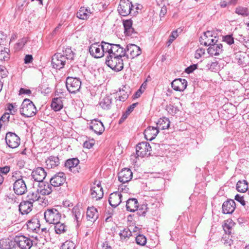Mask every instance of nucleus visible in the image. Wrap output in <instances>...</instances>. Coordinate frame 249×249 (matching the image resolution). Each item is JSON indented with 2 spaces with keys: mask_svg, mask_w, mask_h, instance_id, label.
I'll return each mask as SVG.
<instances>
[{
  "mask_svg": "<svg viewBox=\"0 0 249 249\" xmlns=\"http://www.w3.org/2000/svg\"><path fill=\"white\" fill-rule=\"evenodd\" d=\"M167 110H168V111L172 114H175L176 113V111L177 110V108L176 107H175L173 106H172V105H169L168 107H167Z\"/></svg>",
  "mask_w": 249,
  "mask_h": 249,
  "instance_id": "680f3d73",
  "label": "nucleus"
},
{
  "mask_svg": "<svg viewBox=\"0 0 249 249\" xmlns=\"http://www.w3.org/2000/svg\"><path fill=\"white\" fill-rule=\"evenodd\" d=\"M14 242L20 249H30L34 244L30 237L22 235L16 236Z\"/></svg>",
  "mask_w": 249,
  "mask_h": 249,
  "instance_id": "39448f33",
  "label": "nucleus"
},
{
  "mask_svg": "<svg viewBox=\"0 0 249 249\" xmlns=\"http://www.w3.org/2000/svg\"><path fill=\"white\" fill-rule=\"evenodd\" d=\"M133 176V174L129 169L124 168L118 174L119 180L122 183H126L130 181Z\"/></svg>",
  "mask_w": 249,
  "mask_h": 249,
  "instance_id": "a211bd4d",
  "label": "nucleus"
},
{
  "mask_svg": "<svg viewBox=\"0 0 249 249\" xmlns=\"http://www.w3.org/2000/svg\"><path fill=\"white\" fill-rule=\"evenodd\" d=\"M230 234H225L222 239V241L226 246H231L233 241L230 238Z\"/></svg>",
  "mask_w": 249,
  "mask_h": 249,
  "instance_id": "de8ad7c7",
  "label": "nucleus"
},
{
  "mask_svg": "<svg viewBox=\"0 0 249 249\" xmlns=\"http://www.w3.org/2000/svg\"><path fill=\"white\" fill-rule=\"evenodd\" d=\"M201 40H200L201 43L203 44L206 46H211L212 45V44H216V42H217V40L215 39L216 37H214V38H212L210 39V42H208V41H204V39L203 37H201Z\"/></svg>",
  "mask_w": 249,
  "mask_h": 249,
  "instance_id": "8fccbe9b",
  "label": "nucleus"
},
{
  "mask_svg": "<svg viewBox=\"0 0 249 249\" xmlns=\"http://www.w3.org/2000/svg\"><path fill=\"white\" fill-rule=\"evenodd\" d=\"M238 0H230L228 2L230 5H235L237 3Z\"/></svg>",
  "mask_w": 249,
  "mask_h": 249,
  "instance_id": "774afa93",
  "label": "nucleus"
},
{
  "mask_svg": "<svg viewBox=\"0 0 249 249\" xmlns=\"http://www.w3.org/2000/svg\"><path fill=\"white\" fill-rule=\"evenodd\" d=\"M235 199L238 201L243 206H245L246 204L245 201L244 199L243 196H241L240 195H236L234 197Z\"/></svg>",
  "mask_w": 249,
  "mask_h": 249,
  "instance_id": "864d4df0",
  "label": "nucleus"
},
{
  "mask_svg": "<svg viewBox=\"0 0 249 249\" xmlns=\"http://www.w3.org/2000/svg\"><path fill=\"white\" fill-rule=\"evenodd\" d=\"M137 103H134L131 106H130L127 109L126 111V114H129L130 112H131L134 108L136 107Z\"/></svg>",
  "mask_w": 249,
  "mask_h": 249,
  "instance_id": "052dcab7",
  "label": "nucleus"
},
{
  "mask_svg": "<svg viewBox=\"0 0 249 249\" xmlns=\"http://www.w3.org/2000/svg\"><path fill=\"white\" fill-rule=\"evenodd\" d=\"M197 68V65L194 64L190 66L189 67H187L185 70V72L187 73H190L192 72L194 70H195Z\"/></svg>",
  "mask_w": 249,
  "mask_h": 249,
  "instance_id": "6e6d98bb",
  "label": "nucleus"
},
{
  "mask_svg": "<svg viewBox=\"0 0 249 249\" xmlns=\"http://www.w3.org/2000/svg\"><path fill=\"white\" fill-rule=\"evenodd\" d=\"M119 235L121 240H125L131 236V231L128 228H125L120 231Z\"/></svg>",
  "mask_w": 249,
  "mask_h": 249,
  "instance_id": "58836bf2",
  "label": "nucleus"
},
{
  "mask_svg": "<svg viewBox=\"0 0 249 249\" xmlns=\"http://www.w3.org/2000/svg\"><path fill=\"white\" fill-rule=\"evenodd\" d=\"M54 230L57 234H61L65 232L67 230V226L64 223L58 222L54 223Z\"/></svg>",
  "mask_w": 249,
  "mask_h": 249,
  "instance_id": "473e14b6",
  "label": "nucleus"
},
{
  "mask_svg": "<svg viewBox=\"0 0 249 249\" xmlns=\"http://www.w3.org/2000/svg\"><path fill=\"white\" fill-rule=\"evenodd\" d=\"M66 176L64 173L59 172L54 175L50 179V183L53 187H58L66 181Z\"/></svg>",
  "mask_w": 249,
  "mask_h": 249,
  "instance_id": "4468645a",
  "label": "nucleus"
},
{
  "mask_svg": "<svg viewBox=\"0 0 249 249\" xmlns=\"http://www.w3.org/2000/svg\"><path fill=\"white\" fill-rule=\"evenodd\" d=\"M212 36H213L212 32L208 31L204 33V36L202 37L204 40H206V39H207V38H208V37H212Z\"/></svg>",
  "mask_w": 249,
  "mask_h": 249,
  "instance_id": "69168bd1",
  "label": "nucleus"
},
{
  "mask_svg": "<svg viewBox=\"0 0 249 249\" xmlns=\"http://www.w3.org/2000/svg\"><path fill=\"white\" fill-rule=\"evenodd\" d=\"M125 89L126 87H124L122 89H120V93L119 94V95L118 98L119 101L124 102L128 98V94L127 92L125 91Z\"/></svg>",
  "mask_w": 249,
  "mask_h": 249,
  "instance_id": "79ce46f5",
  "label": "nucleus"
},
{
  "mask_svg": "<svg viewBox=\"0 0 249 249\" xmlns=\"http://www.w3.org/2000/svg\"><path fill=\"white\" fill-rule=\"evenodd\" d=\"M132 7V2L129 0H121L118 11L121 16H126L131 13Z\"/></svg>",
  "mask_w": 249,
  "mask_h": 249,
  "instance_id": "6e6552de",
  "label": "nucleus"
},
{
  "mask_svg": "<svg viewBox=\"0 0 249 249\" xmlns=\"http://www.w3.org/2000/svg\"><path fill=\"white\" fill-rule=\"evenodd\" d=\"M66 61V58L61 53H57L52 57V65L53 68L60 70L64 67Z\"/></svg>",
  "mask_w": 249,
  "mask_h": 249,
  "instance_id": "f8f14e48",
  "label": "nucleus"
},
{
  "mask_svg": "<svg viewBox=\"0 0 249 249\" xmlns=\"http://www.w3.org/2000/svg\"><path fill=\"white\" fill-rule=\"evenodd\" d=\"M84 212L83 210L77 206H74L71 210V216L76 223V227H79L84 216Z\"/></svg>",
  "mask_w": 249,
  "mask_h": 249,
  "instance_id": "ddd939ff",
  "label": "nucleus"
},
{
  "mask_svg": "<svg viewBox=\"0 0 249 249\" xmlns=\"http://www.w3.org/2000/svg\"><path fill=\"white\" fill-rule=\"evenodd\" d=\"M90 194L93 199L98 200L102 198L104 196L103 188L100 181H96L90 189Z\"/></svg>",
  "mask_w": 249,
  "mask_h": 249,
  "instance_id": "9b49d317",
  "label": "nucleus"
},
{
  "mask_svg": "<svg viewBox=\"0 0 249 249\" xmlns=\"http://www.w3.org/2000/svg\"><path fill=\"white\" fill-rule=\"evenodd\" d=\"M63 107L62 98H54L52 102L51 107L55 111H57L62 108Z\"/></svg>",
  "mask_w": 249,
  "mask_h": 249,
  "instance_id": "2f4dec72",
  "label": "nucleus"
},
{
  "mask_svg": "<svg viewBox=\"0 0 249 249\" xmlns=\"http://www.w3.org/2000/svg\"><path fill=\"white\" fill-rule=\"evenodd\" d=\"M27 226L29 231L37 232L40 230V224L37 219H32L28 222Z\"/></svg>",
  "mask_w": 249,
  "mask_h": 249,
  "instance_id": "c756f323",
  "label": "nucleus"
},
{
  "mask_svg": "<svg viewBox=\"0 0 249 249\" xmlns=\"http://www.w3.org/2000/svg\"><path fill=\"white\" fill-rule=\"evenodd\" d=\"M123 25L125 36H131L134 33L132 27V21L131 19L123 20Z\"/></svg>",
  "mask_w": 249,
  "mask_h": 249,
  "instance_id": "c85d7f7f",
  "label": "nucleus"
},
{
  "mask_svg": "<svg viewBox=\"0 0 249 249\" xmlns=\"http://www.w3.org/2000/svg\"><path fill=\"white\" fill-rule=\"evenodd\" d=\"M170 121L168 119L164 118L160 119L157 123L159 128L162 129H168L170 126Z\"/></svg>",
  "mask_w": 249,
  "mask_h": 249,
  "instance_id": "f704fd0d",
  "label": "nucleus"
},
{
  "mask_svg": "<svg viewBox=\"0 0 249 249\" xmlns=\"http://www.w3.org/2000/svg\"><path fill=\"white\" fill-rule=\"evenodd\" d=\"M122 195L119 192H114L111 193L108 199L109 204L114 208L118 206L122 202Z\"/></svg>",
  "mask_w": 249,
  "mask_h": 249,
  "instance_id": "6ab92c4d",
  "label": "nucleus"
},
{
  "mask_svg": "<svg viewBox=\"0 0 249 249\" xmlns=\"http://www.w3.org/2000/svg\"><path fill=\"white\" fill-rule=\"evenodd\" d=\"M46 163L48 168H52L59 165V159L58 157L51 156L46 160Z\"/></svg>",
  "mask_w": 249,
  "mask_h": 249,
  "instance_id": "7c9ffc66",
  "label": "nucleus"
},
{
  "mask_svg": "<svg viewBox=\"0 0 249 249\" xmlns=\"http://www.w3.org/2000/svg\"><path fill=\"white\" fill-rule=\"evenodd\" d=\"M19 92V94H30L31 93V91L30 89H25L24 88H21Z\"/></svg>",
  "mask_w": 249,
  "mask_h": 249,
  "instance_id": "bf43d9fd",
  "label": "nucleus"
},
{
  "mask_svg": "<svg viewBox=\"0 0 249 249\" xmlns=\"http://www.w3.org/2000/svg\"><path fill=\"white\" fill-rule=\"evenodd\" d=\"M167 13V8L164 4H163L161 8V10L160 13V18L164 17Z\"/></svg>",
  "mask_w": 249,
  "mask_h": 249,
  "instance_id": "4d7b16f0",
  "label": "nucleus"
},
{
  "mask_svg": "<svg viewBox=\"0 0 249 249\" xmlns=\"http://www.w3.org/2000/svg\"><path fill=\"white\" fill-rule=\"evenodd\" d=\"M127 114H124L123 115V116L119 120V124L122 123L127 118Z\"/></svg>",
  "mask_w": 249,
  "mask_h": 249,
  "instance_id": "338daca9",
  "label": "nucleus"
},
{
  "mask_svg": "<svg viewBox=\"0 0 249 249\" xmlns=\"http://www.w3.org/2000/svg\"><path fill=\"white\" fill-rule=\"evenodd\" d=\"M159 131L156 127L149 126L144 131V137L147 140L152 141L159 133Z\"/></svg>",
  "mask_w": 249,
  "mask_h": 249,
  "instance_id": "5701e85b",
  "label": "nucleus"
},
{
  "mask_svg": "<svg viewBox=\"0 0 249 249\" xmlns=\"http://www.w3.org/2000/svg\"><path fill=\"white\" fill-rule=\"evenodd\" d=\"M218 64L217 61L211 62L210 63H208L206 67L208 69L211 70L212 71H215L218 70Z\"/></svg>",
  "mask_w": 249,
  "mask_h": 249,
  "instance_id": "09e8293b",
  "label": "nucleus"
},
{
  "mask_svg": "<svg viewBox=\"0 0 249 249\" xmlns=\"http://www.w3.org/2000/svg\"><path fill=\"white\" fill-rule=\"evenodd\" d=\"M46 175V172L42 167L36 168L32 171L31 174V176L34 180L39 183L43 182Z\"/></svg>",
  "mask_w": 249,
  "mask_h": 249,
  "instance_id": "2eb2a0df",
  "label": "nucleus"
},
{
  "mask_svg": "<svg viewBox=\"0 0 249 249\" xmlns=\"http://www.w3.org/2000/svg\"><path fill=\"white\" fill-rule=\"evenodd\" d=\"M63 54H62L65 58L66 60H72L74 57V53L70 48H67L65 51H63Z\"/></svg>",
  "mask_w": 249,
  "mask_h": 249,
  "instance_id": "37998d69",
  "label": "nucleus"
},
{
  "mask_svg": "<svg viewBox=\"0 0 249 249\" xmlns=\"http://www.w3.org/2000/svg\"><path fill=\"white\" fill-rule=\"evenodd\" d=\"M79 163V161L77 158H72L67 160L65 165V167L69 168L71 171L76 173L79 172L78 170Z\"/></svg>",
  "mask_w": 249,
  "mask_h": 249,
  "instance_id": "412c9836",
  "label": "nucleus"
},
{
  "mask_svg": "<svg viewBox=\"0 0 249 249\" xmlns=\"http://www.w3.org/2000/svg\"><path fill=\"white\" fill-rule=\"evenodd\" d=\"M97 210L94 207H89L87 211V218L88 220L94 222L98 217Z\"/></svg>",
  "mask_w": 249,
  "mask_h": 249,
  "instance_id": "a878e982",
  "label": "nucleus"
},
{
  "mask_svg": "<svg viewBox=\"0 0 249 249\" xmlns=\"http://www.w3.org/2000/svg\"><path fill=\"white\" fill-rule=\"evenodd\" d=\"M114 44H110L102 41L101 44L94 43L91 44L89 48V52L91 55L94 58H99L103 57L105 54H107L106 63L112 70H114V67L117 63L115 60V55H118L117 53H121L119 48Z\"/></svg>",
  "mask_w": 249,
  "mask_h": 249,
  "instance_id": "f257e3e1",
  "label": "nucleus"
},
{
  "mask_svg": "<svg viewBox=\"0 0 249 249\" xmlns=\"http://www.w3.org/2000/svg\"><path fill=\"white\" fill-rule=\"evenodd\" d=\"M235 208V203L233 200L230 199L225 201L222 205V212L224 214L232 213Z\"/></svg>",
  "mask_w": 249,
  "mask_h": 249,
  "instance_id": "4be33fe9",
  "label": "nucleus"
},
{
  "mask_svg": "<svg viewBox=\"0 0 249 249\" xmlns=\"http://www.w3.org/2000/svg\"><path fill=\"white\" fill-rule=\"evenodd\" d=\"M171 86L175 90L183 91L187 87V81L185 79H176L172 82Z\"/></svg>",
  "mask_w": 249,
  "mask_h": 249,
  "instance_id": "f3484780",
  "label": "nucleus"
},
{
  "mask_svg": "<svg viewBox=\"0 0 249 249\" xmlns=\"http://www.w3.org/2000/svg\"><path fill=\"white\" fill-rule=\"evenodd\" d=\"M52 186L51 183L49 184L48 182L45 183L43 181L39 183L38 187L37 190L38 192L42 195H49L53 191Z\"/></svg>",
  "mask_w": 249,
  "mask_h": 249,
  "instance_id": "aec40b11",
  "label": "nucleus"
},
{
  "mask_svg": "<svg viewBox=\"0 0 249 249\" xmlns=\"http://www.w3.org/2000/svg\"><path fill=\"white\" fill-rule=\"evenodd\" d=\"M89 128L98 135H101L105 130L103 123L100 121L96 119H94L91 121Z\"/></svg>",
  "mask_w": 249,
  "mask_h": 249,
  "instance_id": "dca6fc26",
  "label": "nucleus"
},
{
  "mask_svg": "<svg viewBox=\"0 0 249 249\" xmlns=\"http://www.w3.org/2000/svg\"><path fill=\"white\" fill-rule=\"evenodd\" d=\"M46 221L50 224L57 223L61 218V214L54 208L48 209L44 213Z\"/></svg>",
  "mask_w": 249,
  "mask_h": 249,
  "instance_id": "20e7f679",
  "label": "nucleus"
},
{
  "mask_svg": "<svg viewBox=\"0 0 249 249\" xmlns=\"http://www.w3.org/2000/svg\"><path fill=\"white\" fill-rule=\"evenodd\" d=\"M151 146L147 142H142L139 143L136 148L137 157H148L151 155Z\"/></svg>",
  "mask_w": 249,
  "mask_h": 249,
  "instance_id": "0eeeda50",
  "label": "nucleus"
},
{
  "mask_svg": "<svg viewBox=\"0 0 249 249\" xmlns=\"http://www.w3.org/2000/svg\"><path fill=\"white\" fill-rule=\"evenodd\" d=\"M205 49L203 48H199L196 51L195 54V57L197 59L200 58L203 55L205 54Z\"/></svg>",
  "mask_w": 249,
  "mask_h": 249,
  "instance_id": "3c124183",
  "label": "nucleus"
},
{
  "mask_svg": "<svg viewBox=\"0 0 249 249\" xmlns=\"http://www.w3.org/2000/svg\"><path fill=\"white\" fill-rule=\"evenodd\" d=\"M75 245L71 241L67 240L61 246L60 249H75Z\"/></svg>",
  "mask_w": 249,
  "mask_h": 249,
  "instance_id": "c03bdc74",
  "label": "nucleus"
},
{
  "mask_svg": "<svg viewBox=\"0 0 249 249\" xmlns=\"http://www.w3.org/2000/svg\"><path fill=\"white\" fill-rule=\"evenodd\" d=\"M235 13L244 17L248 16L249 14L248 8L241 6H239L236 8Z\"/></svg>",
  "mask_w": 249,
  "mask_h": 249,
  "instance_id": "a19ab883",
  "label": "nucleus"
},
{
  "mask_svg": "<svg viewBox=\"0 0 249 249\" xmlns=\"http://www.w3.org/2000/svg\"><path fill=\"white\" fill-rule=\"evenodd\" d=\"M66 86L69 92L75 93L79 91L81 88V82L78 78L69 77L67 78Z\"/></svg>",
  "mask_w": 249,
  "mask_h": 249,
  "instance_id": "423d86ee",
  "label": "nucleus"
},
{
  "mask_svg": "<svg viewBox=\"0 0 249 249\" xmlns=\"http://www.w3.org/2000/svg\"><path fill=\"white\" fill-rule=\"evenodd\" d=\"M179 29L174 31L172 32L171 35L170 36L167 42L168 46H170L174 40L178 36V31Z\"/></svg>",
  "mask_w": 249,
  "mask_h": 249,
  "instance_id": "49530a36",
  "label": "nucleus"
},
{
  "mask_svg": "<svg viewBox=\"0 0 249 249\" xmlns=\"http://www.w3.org/2000/svg\"><path fill=\"white\" fill-rule=\"evenodd\" d=\"M233 225L232 221L230 220H227L226 222L223 226V230H224L226 234H231L232 230V226Z\"/></svg>",
  "mask_w": 249,
  "mask_h": 249,
  "instance_id": "ea45409f",
  "label": "nucleus"
},
{
  "mask_svg": "<svg viewBox=\"0 0 249 249\" xmlns=\"http://www.w3.org/2000/svg\"><path fill=\"white\" fill-rule=\"evenodd\" d=\"M121 50L120 52L117 53L118 55H115L117 63L114 67V70L117 71H121L124 68L123 61L125 59H133L140 55L142 53L140 48L134 44H129L127 45L125 49L121 47L119 44H116Z\"/></svg>",
  "mask_w": 249,
  "mask_h": 249,
  "instance_id": "f03ea898",
  "label": "nucleus"
},
{
  "mask_svg": "<svg viewBox=\"0 0 249 249\" xmlns=\"http://www.w3.org/2000/svg\"><path fill=\"white\" fill-rule=\"evenodd\" d=\"M27 42L26 38H22L20 40H19L16 44V49L18 50L21 49L25 45V44Z\"/></svg>",
  "mask_w": 249,
  "mask_h": 249,
  "instance_id": "603ef678",
  "label": "nucleus"
},
{
  "mask_svg": "<svg viewBox=\"0 0 249 249\" xmlns=\"http://www.w3.org/2000/svg\"><path fill=\"white\" fill-rule=\"evenodd\" d=\"M93 145V143L92 142H88V141H86L85 142H84V143L83 144L84 147L85 148H88V149L91 148Z\"/></svg>",
  "mask_w": 249,
  "mask_h": 249,
  "instance_id": "0e129e2a",
  "label": "nucleus"
},
{
  "mask_svg": "<svg viewBox=\"0 0 249 249\" xmlns=\"http://www.w3.org/2000/svg\"><path fill=\"white\" fill-rule=\"evenodd\" d=\"M222 47V45L220 43L212 44L208 48V53L212 56L218 55L223 51Z\"/></svg>",
  "mask_w": 249,
  "mask_h": 249,
  "instance_id": "b1692460",
  "label": "nucleus"
},
{
  "mask_svg": "<svg viewBox=\"0 0 249 249\" xmlns=\"http://www.w3.org/2000/svg\"><path fill=\"white\" fill-rule=\"evenodd\" d=\"M10 171V167L8 166L0 168V172L6 175Z\"/></svg>",
  "mask_w": 249,
  "mask_h": 249,
  "instance_id": "13d9d810",
  "label": "nucleus"
},
{
  "mask_svg": "<svg viewBox=\"0 0 249 249\" xmlns=\"http://www.w3.org/2000/svg\"><path fill=\"white\" fill-rule=\"evenodd\" d=\"M39 194V193L38 192L37 190L35 192H29L27 196L28 198L27 201L33 204L34 202L37 201L40 198Z\"/></svg>",
  "mask_w": 249,
  "mask_h": 249,
  "instance_id": "4c0bfd02",
  "label": "nucleus"
},
{
  "mask_svg": "<svg viewBox=\"0 0 249 249\" xmlns=\"http://www.w3.org/2000/svg\"><path fill=\"white\" fill-rule=\"evenodd\" d=\"M138 202L136 198H129L126 201V208L128 211L134 212L138 210Z\"/></svg>",
  "mask_w": 249,
  "mask_h": 249,
  "instance_id": "cd10ccee",
  "label": "nucleus"
},
{
  "mask_svg": "<svg viewBox=\"0 0 249 249\" xmlns=\"http://www.w3.org/2000/svg\"><path fill=\"white\" fill-rule=\"evenodd\" d=\"M93 11L88 8L81 7L77 12V17L81 19H87L92 14Z\"/></svg>",
  "mask_w": 249,
  "mask_h": 249,
  "instance_id": "bb28decb",
  "label": "nucleus"
},
{
  "mask_svg": "<svg viewBox=\"0 0 249 249\" xmlns=\"http://www.w3.org/2000/svg\"><path fill=\"white\" fill-rule=\"evenodd\" d=\"M5 141L10 148H15L19 146L20 139L15 133L9 132L6 134Z\"/></svg>",
  "mask_w": 249,
  "mask_h": 249,
  "instance_id": "1a4fd4ad",
  "label": "nucleus"
},
{
  "mask_svg": "<svg viewBox=\"0 0 249 249\" xmlns=\"http://www.w3.org/2000/svg\"><path fill=\"white\" fill-rule=\"evenodd\" d=\"M111 98L109 96L104 97L100 102V105L105 109H108L111 107Z\"/></svg>",
  "mask_w": 249,
  "mask_h": 249,
  "instance_id": "c9c22d12",
  "label": "nucleus"
},
{
  "mask_svg": "<svg viewBox=\"0 0 249 249\" xmlns=\"http://www.w3.org/2000/svg\"><path fill=\"white\" fill-rule=\"evenodd\" d=\"M33 204L28 201L21 202L19 205V211L22 214H27L32 210Z\"/></svg>",
  "mask_w": 249,
  "mask_h": 249,
  "instance_id": "393cba45",
  "label": "nucleus"
},
{
  "mask_svg": "<svg viewBox=\"0 0 249 249\" xmlns=\"http://www.w3.org/2000/svg\"><path fill=\"white\" fill-rule=\"evenodd\" d=\"M137 244L140 246H144L146 243V238L145 236L142 234L138 235L135 239Z\"/></svg>",
  "mask_w": 249,
  "mask_h": 249,
  "instance_id": "a18cd8bd",
  "label": "nucleus"
},
{
  "mask_svg": "<svg viewBox=\"0 0 249 249\" xmlns=\"http://www.w3.org/2000/svg\"><path fill=\"white\" fill-rule=\"evenodd\" d=\"M248 183L247 180H239L236 184L237 190L241 193H245L248 190Z\"/></svg>",
  "mask_w": 249,
  "mask_h": 249,
  "instance_id": "72a5a7b5",
  "label": "nucleus"
},
{
  "mask_svg": "<svg viewBox=\"0 0 249 249\" xmlns=\"http://www.w3.org/2000/svg\"><path fill=\"white\" fill-rule=\"evenodd\" d=\"M9 57V49L0 47V61H7Z\"/></svg>",
  "mask_w": 249,
  "mask_h": 249,
  "instance_id": "e433bc0d",
  "label": "nucleus"
},
{
  "mask_svg": "<svg viewBox=\"0 0 249 249\" xmlns=\"http://www.w3.org/2000/svg\"><path fill=\"white\" fill-rule=\"evenodd\" d=\"M32 60H33L32 55L27 54L25 57L24 62L26 64L30 63L32 62Z\"/></svg>",
  "mask_w": 249,
  "mask_h": 249,
  "instance_id": "e2e57ef3",
  "label": "nucleus"
},
{
  "mask_svg": "<svg viewBox=\"0 0 249 249\" xmlns=\"http://www.w3.org/2000/svg\"><path fill=\"white\" fill-rule=\"evenodd\" d=\"M224 41L227 42L228 44L231 45L233 43V38L231 35H228L224 37Z\"/></svg>",
  "mask_w": 249,
  "mask_h": 249,
  "instance_id": "5fc2aeb1",
  "label": "nucleus"
},
{
  "mask_svg": "<svg viewBox=\"0 0 249 249\" xmlns=\"http://www.w3.org/2000/svg\"><path fill=\"white\" fill-rule=\"evenodd\" d=\"M19 111L21 115L28 118L36 115V108L34 103L30 99H25L21 104Z\"/></svg>",
  "mask_w": 249,
  "mask_h": 249,
  "instance_id": "7ed1b4c3",
  "label": "nucleus"
},
{
  "mask_svg": "<svg viewBox=\"0 0 249 249\" xmlns=\"http://www.w3.org/2000/svg\"><path fill=\"white\" fill-rule=\"evenodd\" d=\"M13 190L17 195H22L27 191V188L22 177L17 179L13 184Z\"/></svg>",
  "mask_w": 249,
  "mask_h": 249,
  "instance_id": "9d476101",
  "label": "nucleus"
}]
</instances>
